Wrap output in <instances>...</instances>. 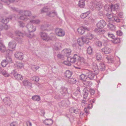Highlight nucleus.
Returning a JSON list of instances; mask_svg holds the SVG:
<instances>
[{
  "instance_id": "1",
  "label": "nucleus",
  "mask_w": 126,
  "mask_h": 126,
  "mask_svg": "<svg viewBox=\"0 0 126 126\" xmlns=\"http://www.w3.org/2000/svg\"><path fill=\"white\" fill-rule=\"evenodd\" d=\"M19 12V14L21 15L19 19L25 21H27L28 19L27 17H30L32 15L31 12L29 10H20Z\"/></svg>"
},
{
  "instance_id": "2",
  "label": "nucleus",
  "mask_w": 126,
  "mask_h": 126,
  "mask_svg": "<svg viewBox=\"0 0 126 126\" xmlns=\"http://www.w3.org/2000/svg\"><path fill=\"white\" fill-rule=\"evenodd\" d=\"M83 58H81L79 54H75L72 57H67V60L71 63H75L78 60V61H80L81 60L83 59Z\"/></svg>"
},
{
  "instance_id": "3",
  "label": "nucleus",
  "mask_w": 126,
  "mask_h": 126,
  "mask_svg": "<svg viewBox=\"0 0 126 126\" xmlns=\"http://www.w3.org/2000/svg\"><path fill=\"white\" fill-rule=\"evenodd\" d=\"M85 72H86L85 76L89 78L90 80L94 79V77H96L94 73L92 71L86 70H85Z\"/></svg>"
},
{
  "instance_id": "4",
  "label": "nucleus",
  "mask_w": 126,
  "mask_h": 126,
  "mask_svg": "<svg viewBox=\"0 0 126 126\" xmlns=\"http://www.w3.org/2000/svg\"><path fill=\"white\" fill-rule=\"evenodd\" d=\"M55 32L56 35L60 37H63L65 35V32L63 30L58 28L56 29Z\"/></svg>"
},
{
  "instance_id": "5",
  "label": "nucleus",
  "mask_w": 126,
  "mask_h": 126,
  "mask_svg": "<svg viewBox=\"0 0 126 126\" xmlns=\"http://www.w3.org/2000/svg\"><path fill=\"white\" fill-rule=\"evenodd\" d=\"M70 104V102L68 100H62L59 103V106L61 107H67Z\"/></svg>"
},
{
  "instance_id": "6",
  "label": "nucleus",
  "mask_w": 126,
  "mask_h": 126,
  "mask_svg": "<svg viewBox=\"0 0 126 126\" xmlns=\"http://www.w3.org/2000/svg\"><path fill=\"white\" fill-rule=\"evenodd\" d=\"M26 27L29 32H34L36 30V27L33 26L32 23L30 22L28 23L26 26Z\"/></svg>"
},
{
  "instance_id": "7",
  "label": "nucleus",
  "mask_w": 126,
  "mask_h": 126,
  "mask_svg": "<svg viewBox=\"0 0 126 126\" xmlns=\"http://www.w3.org/2000/svg\"><path fill=\"white\" fill-rule=\"evenodd\" d=\"M10 18H3L0 22V23L1 25H4V29H7V26L6 24L9 22Z\"/></svg>"
},
{
  "instance_id": "8",
  "label": "nucleus",
  "mask_w": 126,
  "mask_h": 126,
  "mask_svg": "<svg viewBox=\"0 0 126 126\" xmlns=\"http://www.w3.org/2000/svg\"><path fill=\"white\" fill-rule=\"evenodd\" d=\"M40 35L42 39L44 40L48 41L49 39L47 33L42 32H40Z\"/></svg>"
},
{
  "instance_id": "9",
  "label": "nucleus",
  "mask_w": 126,
  "mask_h": 126,
  "mask_svg": "<svg viewBox=\"0 0 126 126\" xmlns=\"http://www.w3.org/2000/svg\"><path fill=\"white\" fill-rule=\"evenodd\" d=\"M106 25V22L103 20H101L99 21L96 24L97 27L99 28H102Z\"/></svg>"
},
{
  "instance_id": "10",
  "label": "nucleus",
  "mask_w": 126,
  "mask_h": 126,
  "mask_svg": "<svg viewBox=\"0 0 126 126\" xmlns=\"http://www.w3.org/2000/svg\"><path fill=\"white\" fill-rule=\"evenodd\" d=\"M23 54L21 52H17L15 53V57L20 60H22L23 58Z\"/></svg>"
},
{
  "instance_id": "11",
  "label": "nucleus",
  "mask_w": 126,
  "mask_h": 126,
  "mask_svg": "<svg viewBox=\"0 0 126 126\" xmlns=\"http://www.w3.org/2000/svg\"><path fill=\"white\" fill-rule=\"evenodd\" d=\"M16 46V43L14 41L10 42L8 44L9 48L12 49L13 50L15 49Z\"/></svg>"
},
{
  "instance_id": "12",
  "label": "nucleus",
  "mask_w": 126,
  "mask_h": 126,
  "mask_svg": "<svg viewBox=\"0 0 126 126\" xmlns=\"http://www.w3.org/2000/svg\"><path fill=\"white\" fill-rule=\"evenodd\" d=\"M85 30H89V28L84 27L79 28L78 29L77 31L79 34H82L84 33Z\"/></svg>"
},
{
  "instance_id": "13",
  "label": "nucleus",
  "mask_w": 126,
  "mask_h": 126,
  "mask_svg": "<svg viewBox=\"0 0 126 126\" xmlns=\"http://www.w3.org/2000/svg\"><path fill=\"white\" fill-rule=\"evenodd\" d=\"M3 101L6 105L8 106H10L11 103L10 99L8 97H5L3 99Z\"/></svg>"
},
{
  "instance_id": "14",
  "label": "nucleus",
  "mask_w": 126,
  "mask_h": 126,
  "mask_svg": "<svg viewBox=\"0 0 126 126\" xmlns=\"http://www.w3.org/2000/svg\"><path fill=\"white\" fill-rule=\"evenodd\" d=\"M67 89L64 87H62L61 88L60 93L63 96H64L67 93Z\"/></svg>"
},
{
  "instance_id": "15",
  "label": "nucleus",
  "mask_w": 126,
  "mask_h": 126,
  "mask_svg": "<svg viewBox=\"0 0 126 126\" xmlns=\"http://www.w3.org/2000/svg\"><path fill=\"white\" fill-rule=\"evenodd\" d=\"M102 52L104 53L105 54H108L110 53L111 51V50L109 48L107 47H105L101 49Z\"/></svg>"
},
{
  "instance_id": "16",
  "label": "nucleus",
  "mask_w": 126,
  "mask_h": 126,
  "mask_svg": "<svg viewBox=\"0 0 126 126\" xmlns=\"http://www.w3.org/2000/svg\"><path fill=\"white\" fill-rule=\"evenodd\" d=\"M44 123L46 125L50 126L53 123V121L52 119H46L44 121Z\"/></svg>"
},
{
  "instance_id": "17",
  "label": "nucleus",
  "mask_w": 126,
  "mask_h": 126,
  "mask_svg": "<svg viewBox=\"0 0 126 126\" xmlns=\"http://www.w3.org/2000/svg\"><path fill=\"white\" fill-rule=\"evenodd\" d=\"M15 33L17 36L19 37H18V38L20 39V41H21V39L23 37L24 35L23 33L18 30L16 31L15 32Z\"/></svg>"
},
{
  "instance_id": "18",
  "label": "nucleus",
  "mask_w": 126,
  "mask_h": 126,
  "mask_svg": "<svg viewBox=\"0 0 126 126\" xmlns=\"http://www.w3.org/2000/svg\"><path fill=\"white\" fill-rule=\"evenodd\" d=\"M72 74V72L69 70H66L64 73L65 77L68 78L70 77Z\"/></svg>"
},
{
  "instance_id": "19",
  "label": "nucleus",
  "mask_w": 126,
  "mask_h": 126,
  "mask_svg": "<svg viewBox=\"0 0 126 126\" xmlns=\"http://www.w3.org/2000/svg\"><path fill=\"white\" fill-rule=\"evenodd\" d=\"M7 110L3 108L2 106L0 107V115L5 116L6 114Z\"/></svg>"
},
{
  "instance_id": "20",
  "label": "nucleus",
  "mask_w": 126,
  "mask_h": 126,
  "mask_svg": "<svg viewBox=\"0 0 126 126\" xmlns=\"http://www.w3.org/2000/svg\"><path fill=\"white\" fill-rule=\"evenodd\" d=\"M6 50L5 47L1 41H0V51L2 52H4Z\"/></svg>"
},
{
  "instance_id": "21",
  "label": "nucleus",
  "mask_w": 126,
  "mask_h": 126,
  "mask_svg": "<svg viewBox=\"0 0 126 126\" xmlns=\"http://www.w3.org/2000/svg\"><path fill=\"white\" fill-rule=\"evenodd\" d=\"M82 82L84 84V86L86 87H90L91 85V82L90 81L84 80H83Z\"/></svg>"
},
{
  "instance_id": "22",
  "label": "nucleus",
  "mask_w": 126,
  "mask_h": 126,
  "mask_svg": "<svg viewBox=\"0 0 126 126\" xmlns=\"http://www.w3.org/2000/svg\"><path fill=\"white\" fill-rule=\"evenodd\" d=\"M82 94L83 98L86 99L87 98L88 96L90 94L89 92L87 89L84 90L83 91Z\"/></svg>"
},
{
  "instance_id": "23",
  "label": "nucleus",
  "mask_w": 126,
  "mask_h": 126,
  "mask_svg": "<svg viewBox=\"0 0 126 126\" xmlns=\"http://www.w3.org/2000/svg\"><path fill=\"white\" fill-rule=\"evenodd\" d=\"M101 28H95L94 31L98 34H102L104 33V31L101 29Z\"/></svg>"
},
{
  "instance_id": "24",
  "label": "nucleus",
  "mask_w": 126,
  "mask_h": 126,
  "mask_svg": "<svg viewBox=\"0 0 126 126\" xmlns=\"http://www.w3.org/2000/svg\"><path fill=\"white\" fill-rule=\"evenodd\" d=\"M85 40V39H83V37L78 39L77 41L79 45L80 46H82L84 44L83 41Z\"/></svg>"
},
{
  "instance_id": "25",
  "label": "nucleus",
  "mask_w": 126,
  "mask_h": 126,
  "mask_svg": "<svg viewBox=\"0 0 126 126\" xmlns=\"http://www.w3.org/2000/svg\"><path fill=\"white\" fill-rule=\"evenodd\" d=\"M23 84L24 86L28 87H30L32 85L31 83L27 80H25L23 81Z\"/></svg>"
},
{
  "instance_id": "26",
  "label": "nucleus",
  "mask_w": 126,
  "mask_h": 126,
  "mask_svg": "<svg viewBox=\"0 0 126 126\" xmlns=\"http://www.w3.org/2000/svg\"><path fill=\"white\" fill-rule=\"evenodd\" d=\"M50 8L47 6L44 7L41 10V13H43L44 12H47L50 11Z\"/></svg>"
},
{
  "instance_id": "27",
  "label": "nucleus",
  "mask_w": 126,
  "mask_h": 126,
  "mask_svg": "<svg viewBox=\"0 0 126 126\" xmlns=\"http://www.w3.org/2000/svg\"><path fill=\"white\" fill-rule=\"evenodd\" d=\"M5 60L8 63H12V60L11 57L9 55V54L7 55L6 56V59Z\"/></svg>"
},
{
  "instance_id": "28",
  "label": "nucleus",
  "mask_w": 126,
  "mask_h": 126,
  "mask_svg": "<svg viewBox=\"0 0 126 126\" xmlns=\"http://www.w3.org/2000/svg\"><path fill=\"white\" fill-rule=\"evenodd\" d=\"M78 5L81 8H83L85 6L84 0H79Z\"/></svg>"
},
{
  "instance_id": "29",
  "label": "nucleus",
  "mask_w": 126,
  "mask_h": 126,
  "mask_svg": "<svg viewBox=\"0 0 126 126\" xmlns=\"http://www.w3.org/2000/svg\"><path fill=\"white\" fill-rule=\"evenodd\" d=\"M90 13V11H87V12L82 14L80 16V17L81 18L84 19Z\"/></svg>"
},
{
  "instance_id": "30",
  "label": "nucleus",
  "mask_w": 126,
  "mask_h": 126,
  "mask_svg": "<svg viewBox=\"0 0 126 126\" xmlns=\"http://www.w3.org/2000/svg\"><path fill=\"white\" fill-rule=\"evenodd\" d=\"M64 50V55L65 56H68L70 54L71 51L70 49H66Z\"/></svg>"
},
{
  "instance_id": "31",
  "label": "nucleus",
  "mask_w": 126,
  "mask_h": 126,
  "mask_svg": "<svg viewBox=\"0 0 126 126\" xmlns=\"http://www.w3.org/2000/svg\"><path fill=\"white\" fill-rule=\"evenodd\" d=\"M112 21L113 22H119L120 21V19L119 17L117 16H114L112 18Z\"/></svg>"
},
{
  "instance_id": "32",
  "label": "nucleus",
  "mask_w": 126,
  "mask_h": 126,
  "mask_svg": "<svg viewBox=\"0 0 126 126\" xmlns=\"http://www.w3.org/2000/svg\"><path fill=\"white\" fill-rule=\"evenodd\" d=\"M99 67L101 70L104 71L105 69V64L103 63H100L99 65Z\"/></svg>"
},
{
  "instance_id": "33",
  "label": "nucleus",
  "mask_w": 126,
  "mask_h": 126,
  "mask_svg": "<svg viewBox=\"0 0 126 126\" xmlns=\"http://www.w3.org/2000/svg\"><path fill=\"white\" fill-rule=\"evenodd\" d=\"M32 99L34 101H38L40 100V97L39 96L35 95L32 96Z\"/></svg>"
},
{
  "instance_id": "34",
  "label": "nucleus",
  "mask_w": 126,
  "mask_h": 126,
  "mask_svg": "<svg viewBox=\"0 0 126 126\" xmlns=\"http://www.w3.org/2000/svg\"><path fill=\"white\" fill-rule=\"evenodd\" d=\"M14 77L16 79L18 80H21L23 78L22 76L18 74H17L16 75H15Z\"/></svg>"
},
{
  "instance_id": "35",
  "label": "nucleus",
  "mask_w": 126,
  "mask_h": 126,
  "mask_svg": "<svg viewBox=\"0 0 126 126\" xmlns=\"http://www.w3.org/2000/svg\"><path fill=\"white\" fill-rule=\"evenodd\" d=\"M49 25L48 24L42 25L40 29L42 31L47 30V28L49 27Z\"/></svg>"
},
{
  "instance_id": "36",
  "label": "nucleus",
  "mask_w": 126,
  "mask_h": 126,
  "mask_svg": "<svg viewBox=\"0 0 126 126\" xmlns=\"http://www.w3.org/2000/svg\"><path fill=\"white\" fill-rule=\"evenodd\" d=\"M92 68L94 72L96 74H98L99 72V70L97 66L96 65H94Z\"/></svg>"
},
{
  "instance_id": "37",
  "label": "nucleus",
  "mask_w": 126,
  "mask_h": 126,
  "mask_svg": "<svg viewBox=\"0 0 126 126\" xmlns=\"http://www.w3.org/2000/svg\"><path fill=\"white\" fill-rule=\"evenodd\" d=\"M96 60L98 61H99L101 60L102 57L100 53H96Z\"/></svg>"
},
{
  "instance_id": "38",
  "label": "nucleus",
  "mask_w": 126,
  "mask_h": 126,
  "mask_svg": "<svg viewBox=\"0 0 126 126\" xmlns=\"http://www.w3.org/2000/svg\"><path fill=\"white\" fill-rule=\"evenodd\" d=\"M95 6L97 10H99L101 9L102 8V5L101 4L99 3H97L95 4Z\"/></svg>"
},
{
  "instance_id": "39",
  "label": "nucleus",
  "mask_w": 126,
  "mask_h": 126,
  "mask_svg": "<svg viewBox=\"0 0 126 126\" xmlns=\"http://www.w3.org/2000/svg\"><path fill=\"white\" fill-rule=\"evenodd\" d=\"M113 39V40L112 41V42L115 44L119 43L120 42V40L119 38L115 37V39Z\"/></svg>"
},
{
  "instance_id": "40",
  "label": "nucleus",
  "mask_w": 126,
  "mask_h": 126,
  "mask_svg": "<svg viewBox=\"0 0 126 126\" xmlns=\"http://www.w3.org/2000/svg\"><path fill=\"white\" fill-rule=\"evenodd\" d=\"M25 35L26 36L30 38H32L34 36L32 32H29L28 33H25Z\"/></svg>"
},
{
  "instance_id": "41",
  "label": "nucleus",
  "mask_w": 126,
  "mask_h": 126,
  "mask_svg": "<svg viewBox=\"0 0 126 126\" xmlns=\"http://www.w3.org/2000/svg\"><path fill=\"white\" fill-rule=\"evenodd\" d=\"M30 22L32 23L38 24L40 23V21L39 19L32 20H30Z\"/></svg>"
},
{
  "instance_id": "42",
  "label": "nucleus",
  "mask_w": 126,
  "mask_h": 126,
  "mask_svg": "<svg viewBox=\"0 0 126 126\" xmlns=\"http://www.w3.org/2000/svg\"><path fill=\"white\" fill-rule=\"evenodd\" d=\"M68 80L69 83L72 84H75L77 82L76 79L75 78L70 79Z\"/></svg>"
},
{
  "instance_id": "43",
  "label": "nucleus",
  "mask_w": 126,
  "mask_h": 126,
  "mask_svg": "<svg viewBox=\"0 0 126 126\" xmlns=\"http://www.w3.org/2000/svg\"><path fill=\"white\" fill-rule=\"evenodd\" d=\"M54 14L57 15V13L53 11L50 12L47 14V15L50 17H53L54 16Z\"/></svg>"
},
{
  "instance_id": "44",
  "label": "nucleus",
  "mask_w": 126,
  "mask_h": 126,
  "mask_svg": "<svg viewBox=\"0 0 126 126\" xmlns=\"http://www.w3.org/2000/svg\"><path fill=\"white\" fill-rule=\"evenodd\" d=\"M93 52V49L90 46L89 47L87 48V52L89 54H91Z\"/></svg>"
},
{
  "instance_id": "45",
  "label": "nucleus",
  "mask_w": 126,
  "mask_h": 126,
  "mask_svg": "<svg viewBox=\"0 0 126 126\" xmlns=\"http://www.w3.org/2000/svg\"><path fill=\"white\" fill-rule=\"evenodd\" d=\"M8 63L6 61V60L4 59L2 61L1 63V64L2 66L5 67Z\"/></svg>"
},
{
  "instance_id": "46",
  "label": "nucleus",
  "mask_w": 126,
  "mask_h": 126,
  "mask_svg": "<svg viewBox=\"0 0 126 126\" xmlns=\"http://www.w3.org/2000/svg\"><path fill=\"white\" fill-rule=\"evenodd\" d=\"M87 90L89 92V94H90L91 95L94 94L95 93V91L93 89H88Z\"/></svg>"
},
{
  "instance_id": "47",
  "label": "nucleus",
  "mask_w": 126,
  "mask_h": 126,
  "mask_svg": "<svg viewBox=\"0 0 126 126\" xmlns=\"http://www.w3.org/2000/svg\"><path fill=\"white\" fill-rule=\"evenodd\" d=\"M106 16L108 19H110V20L112 21V18L113 17L112 15L111 14L107 13Z\"/></svg>"
},
{
  "instance_id": "48",
  "label": "nucleus",
  "mask_w": 126,
  "mask_h": 126,
  "mask_svg": "<svg viewBox=\"0 0 126 126\" xmlns=\"http://www.w3.org/2000/svg\"><path fill=\"white\" fill-rule=\"evenodd\" d=\"M106 59L108 61V63H111L113 61V59L110 57H106Z\"/></svg>"
},
{
  "instance_id": "49",
  "label": "nucleus",
  "mask_w": 126,
  "mask_h": 126,
  "mask_svg": "<svg viewBox=\"0 0 126 126\" xmlns=\"http://www.w3.org/2000/svg\"><path fill=\"white\" fill-rule=\"evenodd\" d=\"M11 8L14 12H17L19 13V12L20 11V10H19L18 9L16 8L15 7H11Z\"/></svg>"
},
{
  "instance_id": "50",
  "label": "nucleus",
  "mask_w": 126,
  "mask_h": 126,
  "mask_svg": "<svg viewBox=\"0 0 126 126\" xmlns=\"http://www.w3.org/2000/svg\"><path fill=\"white\" fill-rule=\"evenodd\" d=\"M40 68L38 66H36L35 65H32L31 66V68L33 70L34 69H35L36 70H37Z\"/></svg>"
},
{
  "instance_id": "51",
  "label": "nucleus",
  "mask_w": 126,
  "mask_h": 126,
  "mask_svg": "<svg viewBox=\"0 0 126 126\" xmlns=\"http://www.w3.org/2000/svg\"><path fill=\"white\" fill-rule=\"evenodd\" d=\"M105 10L107 11H110V6L106 5L104 7Z\"/></svg>"
},
{
  "instance_id": "52",
  "label": "nucleus",
  "mask_w": 126,
  "mask_h": 126,
  "mask_svg": "<svg viewBox=\"0 0 126 126\" xmlns=\"http://www.w3.org/2000/svg\"><path fill=\"white\" fill-rule=\"evenodd\" d=\"M87 102L85 100H82L81 101L82 106L83 107H84L86 104Z\"/></svg>"
},
{
  "instance_id": "53",
  "label": "nucleus",
  "mask_w": 126,
  "mask_h": 126,
  "mask_svg": "<svg viewBox=\"0 0 126 126\" xmlns=\"http://www.w3.org/2000/svg\"><path fill=\"white\" fill-rule=\"evenodd\" d=\"M17 74H18L16 70L15 69L13 70L11 73L12 75H13L14 76H15V75H16Z\"/></svg>"
},
{
  "instance_id": "54",
  "label": "nucleus",
  "mask_w": 126,
  "mask_h": 126,
  "mask_svg": "<svg viewBox=\"0 0 126 126\" xmlns=\"http://www.w3.org/2000/svg\"><path fill=\"white\" fill-rule=\"evenodd\" d=\"M108 35L109 37L112 38L113 39H115V36L112 34L108 33Z\"/></svg>"
},
{
  "instance_id": "55",
  "label": "nucleus",
  "mask_w": 126,
  "mask_h": 126,
  "mask_svg": "<svg viewBox=\"0 0 126 126\" xmlns=\"http://www.w3.org/2000/svg\"><path fill=\"white\" fill-rule=\"evenodd\" d=\"M96 45L99 47H101L102 45V43L100 41H98L96 42Z\"/></svg>"
},
{
  "instance_id": "56",
  "label": "nucleus",
  "mask_w": 126,
  "mask_h": 126,
  "mask_svg": "<svg viewBox=\"0 0 126 126\" xmlns=\"http://www.w3.org/2000/svg\"><path fill=\"white\" fill-rule=\"evenodd\" d=\"M83 39H85V40L83 41L84 43H85L86 44H88L89 43V40L88 38H85L83 37Z\"/></svg>"
},
{
  "instance_id": "57",
  "label": "nucleus",
  "mask_w": 126,
  "mask_h": 126,
  "mask_svg": "<svg viewBox=\"0 0 126 126\" xmlns=\"http://www.w3.org/2000/svg\"><path fill=\"white\" fill-rule=\"evenodd\" d=\"M69 62L70 61H69L68 60L67 61H64L63 63L65 65L68 66H70L71 65V64Z\"/></svg>"
},
{
  "instance_id": "58",
  "label": "nucleus",
  "mask_w": 126,
  "mask_h": 126,
  "mask_svg": "<svg viewBox=\"0 0 126 126\" xmlns=\"http://www.w3.org/2000/svg\"><path fill=\"white\" fill-rule=\"evenodd\" d=\"M85 75L84 74H81L80 76L79 79L81 80H84V79L85 78Z\"/></svg>"
},
{
  "instance_id": "59",
  "label": "nucleus",
  "mask_w": 126,
  "mask_h": 126,
  "mask_svg": "<svg viewBox=\"0 0 126 126\" xmlns=\"http://www.w3.org/2000/svg\"><path fill=\"white\" fill-rule=\"evenodd\" d=\"M109 27L110 28H112L113 30L115 29V27L113 24H109L108 25Z\"/></svg>"
},
{
  "instance_id": "60",
  "label": "nucleus",
  "mask_w": 126,
  "mask_h": 126,
  "mask_svg": "<svg viewBox=\"0 0 126 126\" xmlns=\"http://www.w3.org/2000/svg\"><path fill=\"white\" fill-rule=\"evenodd\" d=\"M18 124L16 122H13L10 124V126H17Z\"/></svg>"
},
{
  "instance_id": "61",
  "label": "nucleus",
  "mask_w": 126,
  "mask_h": 126,
  "mask_svg": "<svg viewBox=\"0 0 126 126\" xmlns=\"http://www.w3.org/2000/svg\"><path fill=\"white\" fill-rule=\"evenodd\" d=\"M24 66L23 63H19L17 65V67L18 68H21Z\"/></svg>"
},
{
  "instance_id": "62",
  "label": "nucleus",
  "mask_w": 126,
  "mask_h": 126,
  "mask_svg": "<svg viewBox=\"0 0 126 126\" xmlns=\"http://www.w3.org/2000/svg\"><path fill=\"white\" fill-rule=\"evenodd\" d=\"M114 7V5H111L110 6V11H115V9Z\"/></svg>"
},
{
  "instance_id": "63",
  "label": "nucleus",
  "mask_w": 126,
  "mask_h": 126,
  "mask_svg": "<svg viewBox=\"0 0 126 126\" xmlns=\"http://www.w3.org/2000/svg\"><path fill=\"white\" fill-rule=\"evenodd\" d=\"M4 73H3L2 75L6 77H7L9 76V74L7 73L6 71H5Z\"/></svg>"
},
{
  "instance_id": "64",
  "label": "nucleus",
  "mask_w": 126,
  "mask_h": 126,
  "mask_svg": "<svg viewBox=\"0 0 126 126\" xmlns=\"http://www.w3.org/2000/svg\"><path fill=\"white\" fill-rule=\"evenodd\" d=\"M114 6L115 11H116L117 10H118L119 7L117 4H115L114 5Z\"/></svg>"
}]
</instances>
